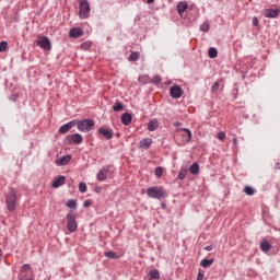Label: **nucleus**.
Returning a JSON list of instances; mask_svg holds the SVG:
<instances>
[{"label":"nucleus","mask_w":280,"mask_h":280,"mask_svg":"<svg viewBox=\"0 0 280 280\" xmlns=\"http://www.w3.org/2000/svg\"><path fill=\"white\" fill-rule=\"evenodd\" d=\"M81 47H82V49L86 50V49H89L91 47V43H89V42L84 43V44L81 45Z\"/></svg>","instance_id":"79ce46f5"},{"label":"nucleus","mask_w":280,"mask_h":280,"mask_svg":"<svg viewBox=\"0 0 280 280\" xmlns=\"http://www.w3.org/2000/svg\"><path fill=\"white\" fill-rule=\"evenodd\" d=\"M151 144H152L151 138H145V139L141 140V142H140L141 148H143L145 150H148L151 147Z\"/></svg>","instance_id":"a211bd4d"},{"label":"nucleus","mask_w":280,"mask_h":280,"mask_svg":"<svg viewBox=\"0 0 280 280\" xmlns=\"http://www.w3.org/2000/svg\"><path fill=\"white\" fill-rule=\"evenodd\" d=\"M199 28L201 30V32L207 33L210 31V25H209V23H203V24H201V26Z\"/></svg>","instance_id":"7c9ffc66"},{"label":"nucleus","mask_w":280,"mask_h":280,"mask_svg":"<svg viewBox=\"0 0 280 280\" xmlns=\"http://www.w3.org/2000/svg\"><path fill=\"white\" fill-rule=\"evenodd\" d=\"M147 194L149 198H153L155 200H162V198H166L167 196L166 190L163 189V187H159V186L149 187L147 189Z\"/></svg>","instance_id":"f03ea898"},{"label":"nucleus","mask_w":280,"mask_h":280,"mask_svg":"<svg viewBox=\"0 0 280 280\" xmlns=\"http://www.w3.org/2000/svg\"><path fill=\"white\" fill-rule=\"evenodd\" d=\"M21 272L20 275H28V270H31V266L28 264H25L21 267Z\"/></svg>","instance_id":"b1692460"},{"label":"nucleus","mask_w":280,"mask_h":280,"mask_svg":"<svg viewBox=\"0 0 280 280\" xmlns=\"http://www.w3.org/2000/svg\"><path fill=\"white\" fill-rule=\"evenodd\" d=\"M159 128V121L156 119H153L149 122L148 129L150 131H154Z\"/></svg>","instance_id":"412c9836"},{"label":"nucleus","mask_w":280,"mask_h":280,"mask_svg":"<svg viewBox=\"0 0 280 280\" xmlns=\"http://www.w3.org/2000/svg\"><path fill=\"white\" fill-rule=\"evenodd\" d=\"M225 137H226V135L223 131H219V133H217V138H219V140H224Z\"/></svg>","instance_id":"4c0bfd02"},{"label":"nucleus","mask_w":280,"mask_h":280,"mask_svg":"<svg viewBox=\"0 0 280 280\" xmlns=\"http://www.w3.org/2000/svg\"><path fill=\"white\" fill-rule=\"evenodd\" d=\"M161 77H159V75H155V77H153V80H151L153 83H155V84H159V83H161Z\"/></svg>","instance_id":"58836bf2"},{"label":"nucleus","mask_w":280,"mask_h":280,"mask_svg":"<svg viewBox=\"0 0 280 280\" xmlns=\"http://www.w3.org/2000/svg\"><path fill=\"white\" fill-rule=\"evenodd\" d=\"M20 196L14 188H11L5 197V205L9 211H15Z\"/></svg>","instance_id":"f257e3e1"},{"label":"nucleus","mask_w":280,"mask_h":280,"mask_svg":"<svg viewBox=\"0 0 280 280\" xmlns=\"http://www.w3.org/2000/svg\"><path fill=\"white\" fill-rule=\"evenodd\" d=\"M77 125H78L79 130L83 131V132L91 131L95 126L94 121L90 120V119H85V120H82V121L77 120Z\"/></svg>","instance_id":"20e7f679"},{"label":"nucleus","mask_w":280,"mask_h":280,"mask_svg":"<svg viewBox=\"0 0 280 280\" xmlns=\"http://www.w3.org/2000/svg\"><path fill=\"white\" fill-rule=\"evenodd\" d=\"M92 202L90 200H86L84 201V207L88 208V207H91Z\"/></svg>","instance_id":"c03bdc74"},{"label":"nucleus","mask_w":280,"mask_h":280,"mask_svg":"<svg viewBox=\"0 0 280 280\" xmlns=\"http://www.w3.org/2000/svg\"><path fill=\"white\" fill-rule=\"evenodd\" d=\"M220 88V84L218 82H214V84H212V92L218 91Z\"/></svg>","instance_id":"a19ab883"},{"label":"nucleus","mask_w":280,"mask_h":280,"mask_svg":"<svg viewBox=\"0 0 280 280\" xmlns=\"http://www.w3.org/2000/svg\"><path fill=\"white\" fill-rule=\"evenodd\" d=\"M91 7L86 0H80V18L88 19L90 16Z\"/></svg>","instance_id":"39448f33"},{"label":"nucleus","mask_w":280,"mask_h":280,"mask_svg":"<svg viewBox=\"0 0 280 280\" xmlns=\"http://www.w3.org/2000/svg\"><path fill=\"white\" fill-rule=\"evenodd\" d=\"M213 264V260L212 259H203V260H201V262H200V266L202 267V268H210V266Z\"/></svg>","instance_id":"4be33fe9"},{"label":"nucleus","mask_w":280,"mask_h":280,"mask_svg":"<svg viewBox=\"0 0 280 280\" xmlns=\"http://www.w3.org/2000/svg\"><path fill=\"white\" fill-rule=\"evenodd\" d=\"M208 56H210V58H217L218 57V50L215 49V48H210L209 50H208Z\"/></svg>","instance_id":"a878e982"},{"label":"nucleus","mask_w":280,"mask_h":280,"mask_svg":"<svg viewBox=\"0 0 280 280\" xmlns=\"http://www.w3.org/2000/svg\"><path fill=\"white\" fill-rule=\"evenodd\" d=\"M187 176V171L184 170L182 171L178 175H177V178H179V180H184Z\"/></svg>","instance_id":"f704fd0d"},{"label":"nucleus","mask_w":280,"mask_h":280,"mask_svg":"<svg viewBox=\"0 0 280 280\" xmlns=\"http://www.w3.org/2000/svg\"><path fill=\"white\" fill-rule=\"evenodd\" d=\"M252 24H253L254 26H258L259 21H258V18H257V16H254V18L252 19Z\"/></svg>","instance_id":"ea45409f"},{"label":"nucleus","mask_w":280,"mask_h":280,"mask_svg":"<svg viewBox=\"0 0 280 280\" xmlns=\"http://www.w3.org/2000/svg\"><path fill=\"white\" fill-rule=\"evenodd\" d=\"M67 207H69V209H77V201L73 200V199H70V200L67 202Z\"/></svg>","instance_id":"c85d7f7f"},{"label":"nucleus","mask_w":280,"mask_h":280,"mask_svg":"<svg viewBox=\"0 0 280 280\" xmlns=\"http://www.w3.org/2000/svg\"><path fill=\"white\" fill-rule=\"evenodd\" d=\"M84 32L81 28L74 27L69 32L70 37L78 38L81 37Z\"/></svg>","instance_id":"2eb2a0df"},{"label":"nucleus","mask_w":280,"mask_h":280,"mask_svg":"<svg viewBox=\"0 0 280 280\" xmlns=\"http://www.w3.org/2000/svg\"><path fill=\"white\" fill-rule=\"evenodd\" d=\"M67 229L70 233H75L78 231V222H77V214L73 211H70L67 214Z\"/></svg>","instance_id":"7ed1b4c3"},{"label":"nucleus","mask_w":280,"mask_h":280,"mask_svg":"<svg viewBox=\"0 0 280 280\" xmlns=\"http://www.w3.org/2000/svg\"><path fill=\"white\" fill-rule=\"evenodd\" d=\"M68 143L72 144H80L83 142V137L80 133L70 135L67 138Z\"/></svg>","instance_id":"6e6552de"},{"label":"nucleus","mask_w":280,"mask_h":280,"mask_svg":"<svg viewBox=\"0 0 280 280\" xmlns=\"http://www.w3.org/2000/svg\"><path fill=\"white\" fill-rule=\"evenodd\" d=\"M107 174H108V170H106V168L100 170V172L97 174L98 180H106Z\"/></svg>","instance_id":"aec40b11"},{"label":"nucleus","mask_w":280,"mask_h":280,"mask_svg":"<svg viewBox=\"0 0 280 280\" xmlns=\"http://www.w3.org/2000/svg\"><path fill=\"white\" fill-rule=\"evenodd\" d=\"M113 108L115 112H119L124 108V105L120 102H118L116 105H114Z\"/></svg>","instance_id":"c9c22d12"},{"label":"nucleus","mask_w":280,"mask_h":280,"mask_svg":"<svg viewBox=\"0 0 280 280\" xmlns=\"http://www.w3.org/2000/svg\"><path fill=\"white\" fill-rule=\"evenodd\" d=\"M98 132L103 135L106 139H112L114 137V131L112 129H106L104 127H101L98 129Z\"/></svg>","instance_id":"ddd939ff"},{"label":"nucleus","mask_w":280,"mask_h":280,"mask_svg":"<svg viewBox=\"0 0 280 280\" xmlns=\"http://www.w3.org/2000/svg\"><path fill=\"white\" fill-rule=\"evenodd\" d=\"M148 2H149V3H153V2H154V0H148Z\"/></svg>","instance_id":"09e8293b"},{"label":"nucleus","mask_w":280,"mask_h":280,"mask_svg":"<svg viewBox=\"0 0 280 280\" xmlns=\"http://www.w3.org/2000/svg\"><path fill=\"white\" fill-rule=\"evenodd\" d=\"M275 168H276V170H280V162H278V163L275 164Z\"/></svg>","instance_id":"49530a36"},{"label":"nucleus","mask_w":280,"mask_h":280,"mask_svg":"<svg viewBox=\"0 0 280 280\" xmlns=\"http://www.w3.org/2000/svg\"><path fill=\"white\" fill-rule=\"evenodd\" d=\"M121 121L122 124H125L126 126L130 125L132 121V116L129 113H125L121 116Z\"/></svg>","instance_id":"f3484780"},{"label":"nucleus","mask_w":280,"mask_h":280,"mask_svg":"<svg viewBox=\"0 0 280 280\" xmlns=\"http://www.w3.org/2000/svg\"><path fill=\"white\" fill-rule=\"evenodd\" d=\"M233 142L234 144H237V138H234Z\"/></svg>","instance_id":"de8ad7c7"},{"label":"nucleus","mask_w":280,"mask_h":280,"mask_svg":"<svg viewBox=\"0 0 280 280\" xmlns=\"http://www.w3.org/2000/svg\"><path fill=\"white\" fill-rule=\"evenodd\" d=\"M65 183H66V177L60 175V176L56 177V179L52 182L51 187L54 189H58V187H62V185H65Z\"/></svg>","instance_id":"9d476101"},{"label":"nucleus","mask_w":280,"mask_h":280,"mask_svg":"<svg viewBox=\"0 0 280 280\" xmlns=\"http://www.w3.org/2000/svg\"><path fill=\"white\" fill-rule=\"evenodd\" d=\"M279 15V10H273V9H266L264 11V16L268 19H275Z\"/></svg>","instance_id":"f8f14e48"},{"label":"nucleus","mask_w":280,"mask_h":280,"mask_svg":"<svg viewBox=\"0 0 280 280\" xmlns=\"http://www.w3.org/2000/svg\"><path fill=\"white\" fill-rule=\"evenodd\" d=\"M19 280H34L32 277H28V273H20Z\"/></svg>","instance_id":"72a5a7b5"},{"label":"nucleus","mask_w":280,"mask_h":280,"mask_svg":"<svg viewBox=\"0 0 280 280\" xmlns=\"http://www.w3.org/2000/svg\"><path fill=\"white\" fill-rule=\"evenodd\" d=\"M205 250H208V252L213 250V246L212 245L206 246Z\"/></svg>","instance_id":"a18cd8bd"},{"label":"nucleus","mask_w":280,"mask_h":280,"mask_svg":"<svg viewBox=\"0 0 280 280\" xmlns=\"http://www.w3.org/2000/svg\"><path fill=\"white\" fill-rule=\"evenodd\" d=\"M243 191H245V194H247V196H254V194H255L254 188L250 186H245V189H243Z\"/></svg>","instance_id":"bb28decb"},{"label":"nucleus","mask_w":280,"mask_h":280,"mask_svg":"<svg viewBox=\"0 0 280 280\" xmlns=\"http://www.w3.org/2000/svg\"><path fill=\"white\" fill-rule=\"evenodd\" d=\"M188 8V3L186 1H182L177 3V13H179V15H183Z\"/></svg>","instance_id":"4468645a"},{"label":"nucleus","mask_w":280,"mask_h":280,"mask_svg":"<svg viewBox=\"0 0 280 280\" xmlns=\"http://www.w3.org/2000/svg\"><path fill=\"white\" fill-rule=\"evenodd\" d=\"M71 160L70 155H65L61 158L59 165H66Z\"/></svg>","instance_id":"cd10ccee"},{"label":"nucleus","mask_w":280,"mask_h":280,"mask_svg":"<svg viewBox=\"0 0 280 280\" xmlns=\"http://www.w3.org/2000/svg\"><path fill=\"white\" fill-rule=\"evenodd\" d=\"M205 275L202 272L197 273V280H203Z\"/></svg>","instance_id":"37998d69"},{"label":"nucleus","mask_w":280,"mask_h":280,"mask_svg":"<svg viewBox=\"0 0 280 280\" xmlns=\"http://www.w3.org/2000/svg\"><path fill=\"white\" fill-rule=\"evenodd\" d=\"M179 137L182 138V144H187L192 138V133L189 129L184 128L179 130Z\"/></svg>","instance_id":"423d86ee"},{"label":"nucleus","mask_w":280,"mask_h":280,"mask_svg":"<svg viewBox=\"0 0 280 280\" xmlns=\"http://www.w3.org/2000/svg\"><path fill=\"white\" fill-rule=\"evenodd\" d=\"M151 280H159L160 279V272L156 269H153L150 271Z\"/></svg>","instance_id":"5701e85b"},{"label":"nucleus","mask_w":280,"mask_h":280,"mask_svg":"<svg viewBox=\"0 0 280 280\" xmlns=\"http://www.w3.org/2000/svg\"><path fill=\"white\" fill-rule=\"evenodd\" d=\"M105 257H108V259H119V256L114 252H106Z\"/></svg>","instance_id":"393cba45"},{"label":"nucleus","mask_w":280,"mask_h":280,"mask_svg":"<svg viewBox=\"0 0 280 280\" xmlns=\"http://www.w3.org/2000/svg\"><path fill=\"white\" fill-rule=\"evenodd\" d=\"M188 172H190L192 175H197L200 172L199 164L198 163H192L190 167L188 168Z\"/></svg>","instance_id":"6ab92c4d"},{"label":"nucleus","mask_w":280,"mask_h":280,"mask_svg":"<svg viewBox=\"0 0 280 280\" xmlns=\"http://www.w3.org/2000/svg\"><path fill=\"white\" fill-rule=\"evenodd\" d=\"M259 246H260V250H262V253H269V250H271V248H272V245L267 241L260 242Z\"/></svg>","instance_id":"dca6fc26"},{"label":"nucleus","mask_w":280,"mask_h":280,"mask_svg":"<svg viewBox=\"0 0 280 280\" xmlns=\"http://www.w3.org/2000/svg\"><path fill=\"white\" fill-rule=\"evenodd\" d=\"M2 257V249L0 248V258Z\"/></svg>","instance_id":"8fccbe9b"},{"label":"nucleus","mask_w":280,"mask_h":280,"mask_svg":"<svg viewBox=\"0 0 280 280\" xmlns=\"http://www.w3.org/2000/svg\"><path fill=\"white\" fill-rule=\"evenodd\" d=\"M8 48V43L7 42H1L0 43V52L4 51Z\"/></svg>","instance_id":"e433bc0d"},{"label":"nucleus","mask_w":280,"mask_h":280,"mask_svg":"<svg viewBox=\"0 0 280 280\" xmlns=\"http://www.w3.org/2000/svg\"><path fill=\"white\" fill-rule=\"evenodd\" d=\"M155 176H158V178L163 176V168L161 166L155 167Z\"/></svg>","instance_id":"473e14b6"},{"label":"nucleus","mask_w":280,"mask_h":280,"mask_svg":"<svg viewBox=\"0 0 280 280\" xmlns=\"http://www.w3.org/2000/svg\"><path fill=\"white\" fill-rule=\"evenodd\" d=\"M77 120H72L63 126L60 127L59 132L60 133H67L71 128H73L74 126H77Z\"/></svg>","instance_id":"9b49d317"},{"label":"nucleus","mask_w":280,"mask_h":280,"mask_svg":"<svg viewBox=\"0 0 280 280\" xmlns=\"http://www.w3.org/2000/svg\"><path fill=\"white\" fill-rule=\"evenodd\" d=\"M139 58H140V55H139L138 52L133 51V52L130 55L129 60H130V61H137V60H139Z\"/></svg>","instance_id":"c756f323"},{"label":"nucleus","mask_w":280,"mask_h":280,"mask_svg":"<svg viewBox=\"0 0 280 280\" xmlns=\"http://www.w3.org/2000/svg\"><path fill=\"white\" fill-rule=\"evenodd\" d=\"M79 189L81 191V194H85V191H88V186L85 183H80L79 184Z\"/></svg>","instance_id":"2f4dec72"},{"label":"nucleus","mask_w":280,"mask_h":280,"mask_svg":"<svg viewBox=\"0 0 280 280\" xmlns=\"http://www.w3.org/2000/svg\"><path fill=\"white\" fill-rule=\"evenodd\" d=\"M37 45L40 46L45 50H50L51 49V44L48 37H39L37 40Z\"/></svg>","instance_id":"0eeeda50"},{"label":"nucleus","mask_w":280,"mask_h":280,"mask_svg":"<svg viewBox=\"0 0 280 280\" xmlns=\"http://www.w3.org/2000/svg\"><path fill=\"white\" fill-rule=\"evenodd\" d=\"M170 93L173 98H179L183 95V90L179 85H174L171 88Z\"/></svg>","instance_id":"1a4fd4ad"}]
</instances>
